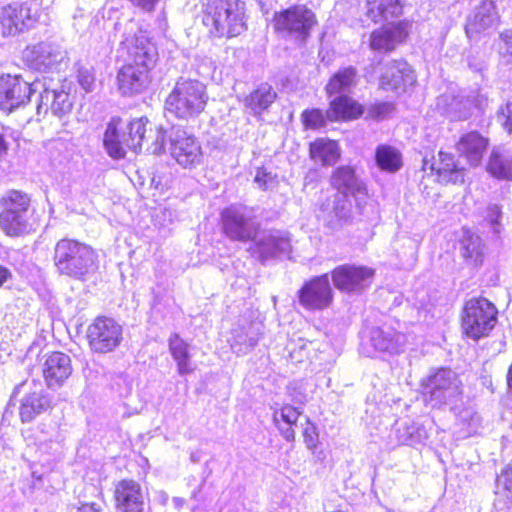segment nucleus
I'll list each match as a JSON object with an SVG mask.
<instances>
[{"instance_id": "obj_53", "label": "nucleus", "mask_w": 512, "mask_h": 512, "mask_svg": "<svg viewBox=\"0 0 512 512\" xmlns=\"http://www.w3.org/2000/svg\"><path fill=\"white\" fill-rule=\"evenodd\" d=\"M148 150L155 155L161 154L165 151V131L162 127H156L154 130V141Z\"/></svg>"}, {"instance_id": "obj_63", "label": "nucleus", "mask_w": 512, "mask_h": 512, "mask_svg": "<svg viewBox=\"0 0 512 512\" xmlns=\"http://www.w3.org/2000/svg\"><path fill=\"white\" fill-rule=\"evenodd\" d=\"M175 501H178V504H181V501H182V500H181V499H179V498H176V499H175Z\"/></svg>"}, {"instance_id": "obj_11", "label": "nucleus", "mask_w": 512, "mask_h": 512, "mask_svg": "<svg viewBox=\"0 0 512 512\" xmlns=\"http://www.w3.org/2000/svg\"><path fill=\"white\" fill-rule=\"evenodd\" d=\"M122 327L114 319L97 317L87 328V340L91 350L105 354L114 351L122 341Z\"/></svg>"}, {"instance_id": "obj_41", "label": "nucleus", "mask_w": 512, "mask_h": 512, "mask_svg": "<svg viewBox=\"0 0 512 512\" xmlns=\"http://www.w3.org/2000/svg\"><path fill=\"white\" fill-rule=\"evenodd\" d=\"M375 159L378 167L387 172H396L402 166V157L397 149L381 145L376 149Z\"/></svg>"}, {"instance_id": "obj_28", "label": "nucleus", "mask_w": 512, "mask_h": 512, "mask_svg": "<svg viewBox=\"0 0 512 512\" xmlns=\"http://www.w3.org/2000/svg\"><path fill=\"white\" fill-rule=\"evenodd\" d=\"M262 326L260 322H249L235 327L230 339L232 350L237 354L249 352L260 339Z\"/></svg>"}, {"instance_id": "obj_48", "label": "nucleus", "mask_w": 512, "mask_h": 512, "mask_svg": "<svg viewBox=\"0 0 512 512\" xmlns=\"http://www.w3.org/2000/svg\"><path fill=\"white\" fill-rule=\"evenodd\" d=\"M77 82L85 93L93 92L96 87L95 72L92 67L81 66L77 70Z\"/></svg>"}, {"instance_id": "obj_43", "label": "nucleus", "mask_w": 512, "mask_h": 512, "mask_svg": "<svg viewBox=\"0 0 512 512\" xmlns=\"http://www.w3.org/2000/svg\"><path fill=\"white\" fill-rule=\"evenodd\" d=\"M320 208L323 212L333 214L339 220H346L351 214V203L345 192H336L333 200L322 203Z\"/></svg>"}, {"instance_id": "obj_40", "label": "nucleus", "mask_w": 512, "mask_h": 512, "mask_svg": "<svg viewBox=\"0 0 512 512\" xmlns=\"http://www.w3.org/2000/svg\"><path fill=\"white\" fill-rule=\"evenodd\" d=\"M332 186L337 192H345L347 194L360 191L361 183L359 182L355 171L350 166H342L336 169L331 177Z\"/></svg>"}, {"instance_id": "obj_10", "label": "nucleus", "mask_w": 512, "mask_h": 512, "mask_svg": "<svg viewBox=\"0 0 512 512\" xmlns=\"http://www.w3.org/2000/svg\"><path fill=\"white\" fill-rule=\"evenodd\" d=\"M39 17V5L34 1L6 5L0 9V31L3 36H15L32 28Z\"/></svg>"}, {"instance_id": "obj_56", "label": "nucleus", "mask_w": 512, "mask_h": 512, "mask_svg": "<svg viewBox=\"0 0 512 512\" xmlns=\"http://www.w3.org/2000/svg\"><path fill=\"white\" fill-rule=\"evenodd\" d=\"M500 215L501 212L498 206L493 205L488 208L487 218L492 225H496L498 223V218L500 217Z\"/></svg>"}, {"instance_id": "obj_29", "label": "nucleus", "mask_w": 512, "mask_h": 512, "mask_svg": "<svg viewBox=\"0 0 512 512\" xmlns=\"http://www.w3.org/2000/svg\"><path fill=\"white\" fill-rule=\"evenodd\" d=\"M126 132L122 129V120L112 118L107 124L103 145L107 154L113 159H122L126 155L128 148Z\"/></svg>"}, {"instance_id": "obj_25", "label": "nucleus", "mask_w": 512, "mask_h": 512, "mask_svg": "<svg viewBox=\"0 0 512 512\" xmlns=\"http://www.w3.org/2000/svg\"><path fill=\"white\" fill-rule=\"evenodd\" d=\"M499 23V15L495 3L491 0H483L468 18L465 26L468 37L486 31Z\"/></svg>"}, {"instance_id": "obj_18", "label": "nucleus", "mask_w": 512, "mask_h": 512, "mask_svg": "<svg viewBox=\"0 0 512 512\" xmlns=\"http://www.w3.org/2000/svg\"><path fill=\"white\" fill-rule=\"evenodd\" d=\"M254 241L255 252L261 261L289 254L291 241L288 234L279 230H265L256 233Z\"/></svg>"}, {"instance_id": "obj_12", "label": "nucleus", "mask_w": 512, "mask_h": 512, "mask_svg": "<svg viewBox=\"0 0 512 512\" xmlns=\"http://www.w3.org/2000/svg\"><path fill=\"white\" fill-rule=\"evenodd\" d=\"M23 60L37 71H52L67 59V52L52 41H42L28 45L22 53Z\"/></svg>"}, {"instance_id": "obj_21", "label": "nucleus", "mask_w": 512, "mask_h": 512, "mask_svg": "<svg viewBox=\"0 0 512 512\" xmlns=\"http://www.w3.org/2000/svg\"><path fill=\"white\" fill-rule=\"evenodd\" d=\"M151 69L127 63L117 73L118 89L123 95L141 93L150 83Z\"/></svg>"}, {"instance_id": "obj_45", "label": "nucleus", "mask_w": 512, "mask_h": 512, "mask_svg": "<svg viewBox=\"0 0 512 512\" xmlns=\"http://www.w3.org/2000/svg\"><path fill=\"white\" fill-rule=\"evenodd\" d=\"M495 494L499 501L512 505V465L502 469L496 479Z\"/></svg>"}, {"instance_id": "obj_58", "label": "nucleus", "mask_w": 512, "mask_h": 512, "mask_svg": "<svg viewBox=\"0 0 512 512\" xmlns=\"http://www.w3.org/2000/svg\"><path fill=\"white\" fill-rule=\"evenodd\" d=\"M77 512H100V510L96 508L95 504H83L77 509Z\"/></svg>"}, {"instance_id": "obj_57", "label": "nucleus", "mask_w": 512, "mask_h": 512, "mask_svg": "<svg viewBox=\"0 0 512 512\" xmlns=\"http://www.w3.org/2000/svg\"><path fill=\"white\" fill-rule=\"evenodd\" d=\"M11 277V271L8 268L0 265V287H2L5 282L11 279Z\"/></svg>"}, {"instance_id": "obj_52", "label": "nucleus", "mask_w": 512, "mask_h": 512, "mask_svg": "<svg viewBox=\"0 0 512 512\" xmlns=\"http://www.w3.org/2000/svg\"><path fill=\"white\" fill-rule=\"evenodd\" d=\"M394 111L392 103L383 102L372 105L368 109V116L374 119H383Z\"/></svg>"}, {"instance_id": "obj_38", "label": "nucleus", "mask_w": 512, "mask_h": 512, "mask_svg": "<svg viewBox=\"0 0 512 512\" xmlns=\"http://www.w3.org/2000/svg\"><path fill=\"white\" fill-rule=\"evenodd\" d=\"M169 350L176 361L179 375L183 376L194 371L190 362L189 345L177 333L169 338Z\"/></svg>"}, {"instance_id": "obj_47", "label": "nucleus", "mask_w": 512, "mask_h": 512, "mask_svg": "<svg viewBox=\"0 0 512 512\" xmlns=\"http://www.w3.org/2000/svg\"><path fill=\"white\" fill-rule=\"evenodd\" d=\"M303 124L309 129H318L326 124L327 114L320 109L305 110L301 115Z\"/></svg>"}, {"instance_id": "obj_5", "label": "nucleus", "mask_w": 512, "mask_h": 512, "mask_svg": "<svg viewBox=\"0 0 512 512\" xmlns=\"http://www.w3.org/2000/svg\"><path fill=\"white\" fill-rule=\"evenodd\" d=\"M31 199L19 190H9L0 199V228L8 236H21L31 229L28 211Z\"/></svg>"}, {"instance_id": "obj_8", "label": "nucleus", "mask_w": 512, "mask_h": 512, "mask_svg": "<svg viewBox=\"0 0 512 512\" xmlns=\"http://www.w3.org/2000/svg\"><path fill=\"white\" fill-rule=\"evenodd\" d=\"M223 231L231 240L246 242L255 238L259 223L252 208L231 205L221 213Z\"/></svg>"}, {"instance_id": "obj_22", "label": "nucleus", "mask_w": 512, "mask_h": 512, "mask_svg": "<svg viewBox=\"0 0 512 512\" xmlns=\"http://www.w3.org/2000/svg\"><path fill=\"white\" fill-rule=\"evenodd\" d=\"M489 141L477 131H471L460 136L455 148L459 157L463 158L470 167L481 164L487 151Z\"/></svg>"}, {"instance_id": "obj_54", "label": "nucleus", "mask_w": 512, "mask_h": 512, "mask_svg": "<svg viewBox=\"0 0 512 512\" xmlns=\"http://www.w3.org/2000/svg\"><path fill=\"white\" fill-rule=\"evenodd\" d=\"M303 437L306 447L310 450H314L318 445V432L317 428L307 421V425L303 430Z\"/></svg>"}, {"instance_id": "obj_20", "label": "nucleus", "mask_w": 512, "mask_h": 512, "mask_svg": "<svg viewBox=\"0 0 512 512\" xmlns=\"http://www.w3.org/2000/svg\"><path fill=\"white\" fill-rule=\"evenodd\" d=\"M73 98L70 96L67 86L62 84L55 88L45 87L40 93V101L37 105V114H47L50 110L53 115L63 117L71 112Z\"/></svg>"}, {"instance_id": "obj_1", "label": "nucleus", "mask_w": 512, "mask_h": 512, "mask_svg": "<svg viewBox=\"0 0 512 512\" xmlns=\"http://www.w3.org/2000/svg\"><path fill=\"white\" fill-rule=\"evenodd\" d=\"M53 262L61 276L80 282L90 280L99 268L98 254L95 249L72 238L57 241Z\"/></svg>"}, {"instance_id": "obj_26", "label": "nucleus", "mask_w": 512, "mask_h": 512, "mask_svg": "<svg viewBox=\"0 0 512 512\" xmlns=\"http://www.w3.org/2000/svg\"><path fill=\"white\" fill-rule=\"evenodd\" d=\"M370 343L376 351L397 354L404 350L407 336L392 327H376L370 332Z\"/></svg>"}, {"instance_id": "obj_39", "label": "nucleus", "mask_w": 512, "mask_h": 512, "mask_svg": "<svg viewBox=\"0 0 512 512\" xmlns=\"http://www.w3.org/2000/svg\"><path fill=\"white\" fill-rule=\"evenodd\" d=\"M487 171L495 178L512 180V155L498 149L492 150Z\"/></svg>"}, {"instance_id": "obj_13", "label": "nucleus", "mask_w": 512, "mask_h": 512, "mask_svg": "<svg viewBox=\"0 0 512 512\" xmlns=\"http://www.w3.org/2000/svg\"><path fill=\"white\" fill-rule=\"evenodd\" d=\"M127 54L128 63L152 69L158 59L155 43L146 31L138 29L133 34H126L121 42Z\"/></svg>"}, {"instance_id": "obj_31", "label": "nucleus", "mask_w": 512, "mask_h": 512, "mask_svg": "<svg viewBox=\"0 0 512 512\" xmlns=\"http://www.w3.org/2000/svg\"><path fill=\"white\" fill-rule=\"evenodd\" d=\"M329 121L353 120L363 114V107L348 96H339L330 102L326 111Z\"/></svg>"}, {"instance_id": "obj_42", "label": "nucleus", "mask_w": 512, "mask_h": 512, "mask_svg": "<svg viewBox=\"0 0 512 512\" xmlns=\"http://www.w3.org/2000/svg\"><path fill=\"white\" fill-rule=\"evenodd\" d=\"M356 82V69L353 67H346L330 79L326 86V91L329 95L344 93L350 90Z\"/></svg>"}, {"instance_id": "obj_60", "label": "nucleus", "mask_w": 512, "mask_h": 512, "mask_svg": "<svg viewBox=\"0 0 512 512\" xmlns=\"http://www.w3.org/2000/svg\"><path fill=\"white\" fill-rule=\"evenodd\" d=\"M507 384L510 391H512V364L509 367L508 373H507Z\"/></svg>"}, {"instance_id": "obj_17", "label": "nucleus", "mask_w": 512, "mask_h": 512, "mask_svg": "<svg viewBox=\"0 0 512 512\" xmlns=\"http://www.w3.org/2000/svg\"><path fill=\"white\" fill-rule=\"evenodd\" d=\"M437 105L451 119L466 120L474 108L484 109L487 105V98L476 91H471L468 94L459 93L455 96L442 95L439 97Z\"/></svg>"}, {"instance_id": "obj_34", "label": "nucleus", "mask_w": 512, "mask_h": 512, "mask_svg": "<svg viewBox=\"0 0 512 512\" xmlns=\"http://www.w3.org/2000/svg\"><path fill=\"white\" fill-rule=\"evenodd\" d=\"M403 0H367L366 15L373 21L388 20L402 13Z\"/></svg>"}, {"instance_id": "obj_50", "label": "nucleus", "mask_w": 512, "mask_h": 512, "mask_svg": "<svg viewBox=\"0 0 512 512\" xmlns=\"http://www.w3.org/2000/svg\"><path fill=\"white\" fill-rule=\"evenodd\" d=\"M498 52L502 58L512 62V29L505 30L500 34Z\"/></svg>"}, {"instance_id": "obj_36", "label": "nucleus", "mask_w": 512, "mask_h": 512, "mask_svg": "<svg viewBox=\"0 0 512 512\" xmlns=\"http://www.w3.org/2000/svg\"><path fill=\"white\" fill-rule=\"evenodd\" d=\"M310 156L322 165H333L340 158L338 143L324 138L317 139L310 145Z\"/></svg>"}, {"instance_id": "obj_35", "label": "nucleus", "mask_w": 512, "mask_h": 512, "mask_svg": "<svg viewBox=\"0 0 512 512\" xmlns=\"http://www.w3.org/2000/svg\"><path fill=\"white\" fill-rule=\"evenodd\" d=\"M276 98L274 88L268 83H262L245 98L244 104L257 115L267 110Z\"/></svg>"}, {"instance_id": "obj_15", "label": "nucleus", "mask_w": 512, "mask_h": 512, "mask_svg": "<svg viewBox=\"0 0 512 512\" xmlns=\"http://www.w3.org/2000/svg\"><path fill=\"white\" fill-rule=\"evenodd\" d=\"M33 86L20 75H3L0 78V109L10 113L26 104L36 90Z\"/></svg>"}, {"instance_id": "obj_23", "label": "nucleus", "mask_w": 512, "mask_h": 512, "mask_svg": "<svg viewBox=\"0 0 512 512\" xmlns=\"http://www.w3.org/2000/svg\"><path fill=\"white\" fill-rule=\"evenodd\" d=\"M72 370L69 355L62 352H52L43 363V376L49 388L62 386L71 376Z\"/></svg>"}, {"instance_id": "obj_44", "label": "nucleus", "mask_w": 512, "mask_h": 512, "mask_svg": "<svg viewBox=\"0 0 512 512\" xmlns=\"http://www.w3.org/2000/svg\"><path fill=\"white\" fill-rule=\"evenodd\" d=\"M148 119L145 117H141L138 119H133L129 122L126 127V137L128 148L136 153L141 150L142 142L145 138V133L147 131Z\"/></svg>"}, {"instance_id": "obj_7", "label": "nucleus", "mask_w": 512, "mask_h": 512, "mask_svg": "<svg viewBox=\"0 0 512 512\" xmlns=\"http://www.w3.org/2000/svg\"><path fill=\"white\" fill-rule=\"evenodd\" d=\"M274 22L276 31L282 36L304 42L317 20L313 11L305 5H295L276 14Z\"/></svg>"}, {"instance_id": "obj_16", "label": "nucleus", "mask_w": 512, "mask_h": 512, "mask_svg": "<svg viewBox=\"0 0 512 512\" xmlns=\"http://www.w3.org/2000/svg\"><path fill=\"white\" fill-rule=\"evenodd\" d=\"M374 274L370 267L345 264L332 270L331 277L338 290L357 293L370 286Z\"/></svg>"}, {"instance_id": "obj_14", "label": "nucleus", "mask_w": 512, "mask_h": 512, "mask_svg": "<svg viewBox=\"0 0 512 512\" xmlns=\"http://www.w3.org/2000/svg\"><path fill=\"white\" fill-rule=\"evenodd\" d=\"M333 295L328 274L312 278L298 291L300 305L310 311H320L330 307Z\"/></svg>"}, {"instance_id": "obj_9", "label": "nucleus", "mask_w": 512, "mask_h": 512, "mask_svg": "<svg viewBox=\"0 0 512 512\" xmlns=\"http://www.w3.org/2000/svg\"><path fill=\"white\" fill-rule=\"evenodd\" d=\"M169 141V154L183 169L192 170L203 164L202 146L193 134L181 128H173Z\"/></svg>"}, {"instance_id": "obj_32", "label": "nucleus", "mask_w": 512, "mask_h": 512, "mask_svg": "<svg viewBox=\"0 0 512 512\" xmlns=\"http://www.w3.org/2000/svg\"><path fill=\"white\" fill-rule=\"evenodd\" d=\"M50 407L48 397L41 391H35L25 395L20 403L19 416L23 423L33 421L38 415L47 411Z\"/></svg>"}, {"instance_id": "obj_46", "label": "nucleus", "mask_w": 512, "mask_h": 512, "mask_svg": "<svg viewBox=\"0 0 512 512\" xmlns=\"http://www.w3.org/2000/svg\"><path fill=\"white\" fill-rule=\"evenodd\" d=\"M459 424L466 428L467 434L472 435L478 431L482 424L481 416L471 407H464L460 404L457 412H453Z\"/></svg>"}, {"instance_id": "obj_59", "label": "nucleus", "mask_w": 512, "mask_h": 512, "mask_svg": "<svg viewBox=\"0 0 512 512\" xmlns=\"http://www.w3.org/2000/svg\"><path fill=\"white\" fill-rule=\"evenodd\" d=\"M398 441L402 444L411 445L412 444L411 433H408L407 435L399 434Z\"/></svg>"}, {"instance_id": "obj_51", "label": "nucleus", "mask_w": 512, "mask_h": 512, "mask_svg": "<svg viewBox=\"0 0 512 512\" xmlns=\"http://www.w3.org/2000/svg\"><path fill=\"white\" fill-rule=\"evenodd\" d=\"M497 116L504 130L512 135V100L499 109Z\"/></svg>"}, {"instance_id": "obj_55", "label": "nucleus", "mask_w": 512, "mask_h": 512, "mask_svg": "<svg viewBox=\"0 0 512 512\" xmlns=\"http://www.w3.org/2000/svg\"><path fill=\"white\" fill-rule=\"evenodd\" d=\"M132 6L140 9L142 12L151 13L155 10L159 0H128Z\"/></svg>"}, {"instance_id": "obj_30", "label": "nucleus", "mask_w": 512, "mask_h": 512, "mask_svg": "<svg viewBox=\"0 0 512 512\" xmlns=\"http://www.w3.org/2000/svg\"><path fill=\"white\" fill-rule=\"evenodd\" d=\"M430 168L436 172L440 182L456 184L464 181V168L458 166L451 153L440 151Z\"/></svg>"}, {"instance_id": "obj_3", "label": "nucleus", "mask_w": 512, "mask_h": 512, "mask_svg": "<svg viewBox=\"0 0 512 512\" xmlns=\"http://www.w3.org/2000/svg\"><path fill=\"white\" fill-rule=\"evenodd\" d=\"M423 395L433 408L449 407L457 412L463 400L462 382L451 369L441 368L422 380Z\"/></svg>"}, {"instance_id": "obj_19", "label": "nucleus", "mask_w": 512, "mask_h": 512, "mask_svg": "<svg viewBox=\"0 0 512 512\" xmlns=\"http://www.w3.org/2000/svg\"><path fill=\"white\" fill-rule=\"evenodd\" d=\"M416 81L414 71L406 61H392L384 68L380 77V88L399 93Z\"/></svg>"}, {"instance_id": "obj_24", "label": "nucleus", "mask_w": 512, "mask_h": 512, "mask_svg": "<svg viewBox=\"0 0 512 512\" xmlns=\"http://www.w3.org/2000/svg\"><path fill=\"white\" fill-rule=\"evenodd\" d=\"M116 508L121 512H142L144 506L142 489L134 480H121L115 486Z\"/></svg>"}, {"instance_id": "obj_6", "label": "nucleus", "mask_w": 512, "mask_h": 512, "mask_svg": "<svg viewBox=\"0 0 512 512\" xmlns=\"http://www.w3.org/2000/svg\"><path fill=\"white\" fill-rule=\"evenodd\" d=\"M497 309L486 298H472L465 303L462 314L463 332L471 339L486 337L497 323Z\"/></svg>"}, {"instance_id": "obj_4", "label": "nucleus", "mask_w": 512, "mask_h": 512, "mask_svg": "<svg viewBox=\"0 0 512 512\" xmlns=\"http://www.w3.org/2000/svg\"><path fill=\"white\" fill-rule=\"evenodd\" d=\"M203 23L217 37H235L246 30L245 3L241 0H213Z\"/></svg>"}, {"instance_id": "obj_2", "label": "nucleus", "mask_w": 512, "mask_h": 512, "mask_svg": "<svg viewBox=\"0 0 512 512\" xmlns=\"http://www.w3.org/2000/svg\"><path fill=\"white\" fill-rule=\"evenodd\" d=\"M206 86L192 79H179L165 101V109L176 118L189 121L198 117L208 102Z\"/></svg>"}, {"instance_id": "obj_61", "label": "nucleus", "mask_w": 512, "mask_h": 512, "mask_svg": "<svg viewBox=\"0 0 512 512\" xmlns=\"http://www.w3.org/2000/svg\"><path fill=\"white\" fill-rule=\"evenodd\" d=\"M7 147L2 136H0V154L6 151Z\"/></svg>"}, {"instance_id": "obj_37", "label": "nucleus", "mask_w": 512, "mask_h": 512, "mask_svg": "<svg viewBox=\"0 0 512 512\" xmlns=\"http://www.w3.org/2000/svg\"><path fill=\"white\" fill-rule=\"evenodd\" d=\"M460 253L468 265H480L483 261V243L481 238L465 230L460 240Z\"/></svg>"}, {"instance_id": "obj_49", "label": "nucleus", "mask_w": 512, "mask_h": 512, "mask_svg": "<svg viewBox=\"0 0 512 512\" xmlns=\"http://www.w3.org/2000/svg\"><path fill=\"white\" fill-rule=\"evenodd\" d=\"M254 182L257 184L258 188L262 190H269L278 185V177L276 174H273L265 168H258L254 177Z\"/></svg>"}, {"instance_id": "obj_62", "label": "nucleus", "mask_w": 512, "mask_h": 512, "mask_svg": "<svg viewBox=\"0 0 512 512\" xmlns=\"http://www.w3.org/2000/svg\"><path fill=\"white\" fill-rule=\"evenodd\" d=\"M175 501H178V504H181V501H182V500H181V499H179V498H176V499H175Z\"/></svg>"}, {"instance_id": "obj_27", "label": "nucleus", "mask_w": 512, "mask_h": 512, "mask_svg": "<svg viewBox=\"0 0 512 512\" xmlns=\"http://www.w3.org/2000/svg\"><path fill=\"white\" fill-rule=\"evenodd\" d=\"M407 32L400 24L383 26L374 30L370 35L369 46L378 52H390L402 43Z\"/></svg>"}, {"instance_id": "obj_33", "label": "nucleus", "mask_w": 512, "mask_h": 512, "mask_svg": "<svg viewBox=\"0 0 512 512\" xmlns=\"http://www.w3.org/2000/svg\"><path fill=\"white\" fill-rule=\"evenodd\" d=\"M300 415L301 411L291 405H284L274 410L273 422L287 441L295 440V431L292 426L297 423Z\"/></svg>"}]
</instances>
